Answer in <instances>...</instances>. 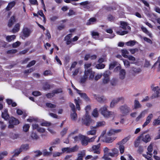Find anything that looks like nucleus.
I'll return each instance as SVG.
<instances>
[{"label": "nucleus", "mask_w": 160, "mask_h": 160, "mask_svg": "<svg viewBox=\"0 0 160 160\" xmlns=\"http://www.w3.org/2000/svg\"><path fill=\"white\" fill-rule=\"evenodd\" d=\"M108 108L107 106L105 105L100 108L99 111L105 118H108L114 116L115 115L114 112L108 110Z\"/></svg>", "instance_id": "nucleus-1"}, {"label": "nucleus", "mask_w": 160, "mask_h": 160, "mask_svg": "<svg viewBox=\"0 0 160 160\" xmlns=\"http://www.w3.org/2000/svg\"><path fill=\"white\" fill-rule=\"evenodd\" d=\"M72 36V34H69L65 37L64 39V40L66 41V44L67 45H69L71 44L70 47H71L73 44L72 43V40L71 39Z\"/></svg>", "instance_id": "nucleus-13"}, {"label": "nucleus", "mask_w": 160, "mask_h": 160, "mask_svg": "<svg viewBox=\"0 0 160 160\" xmlns=\"http://www.w3.org/2000/svg\"><path fill=\"white\" fill-rule=\"evenodd\" d=\"M82 135L79 134L78 136H77L74 137L73 138L74 139V142H77L79 141V140L81 141V138L82 137Z\"/></svg>", "instance_id": "nucleus-39"}, {"label": "nucleus", "mask_w": 160, "mask_h": 160, "mask_svg": "<svg viewBox=\"0 0 160 160\" xmlns=\"http://www.w3.org/2000/svg\"><path fill=\"white\" fill-rule=\"evenodd\" d=\"M15 4V2H10L8 5V6L6 8V9L7 10H9L11 9L14 6Z\"/></svg>", "instance_id": "nucleus-35"}, {"label": "nucleus", "mask_w": 160, "mask_h": 160, "mask_svg": "<svg viewBox=\"0 0 160 160\" xmlns=\"http://www.w3.org/2000/svg\"><path fill=\"white\" fill-rule=\"evenodd\" d=\"M152 123L154 126L160 125V118H158L154 120Z\"/></svg>", "instance_id": "nucleus-40"}, {"label": "nucleus", "mask_w": 160, "mask_h": 160, "mask_svg": "<svg viewBox=\"0 0 160 160\" xmlns=\"http://www.w3.org/2000/svg\"><path fill=\"white\" fill-rule=\"evenodd\" d=\"M121 26H120L119 28H121L124 31H121V30L117 31L116 33L120 35H123L127 34L128 33V31L127 30H130L131 28L128 26V23L127 22L121 21L120 22Z\"/></svg>", "instance_id": "nucleus-2"}, {"label": "nucleus", "mask_w": 160, "mask_h": 160, "mask_svg": "<svg viewBox=\"0 0 160 160\" xmlns=\"http://www.w3.org/2000/svg\"><path fill=\"white\" fill-rule=\"evenodd\" d=\"M94 127H91V130L90 131H88L87 132V135H95L96 133V130H95V128H94Z\"/></svg>", "instance_id": "nucleus-23"}, {"label": "nucleus", "mask_w": 160, "mask_h": 160, "mask_svg": "<svg viewBox=\"0 0 160 160\" xmlns=\"http://www.w3.org/2000/svg\"><path fill=\"white\" fill-rule=\"evenodd\" d=\"M110 74V72L109 71H106L103 74L104 78L103 79V83L104 84L108 83L109 81V76Z\"/></svg>", "instance_id": "nucleus-12"}, {"label": "nucleus", "mask_w": 160, "mask_h": 160, "mask_svg": "<svg viewBox=\"0 0 160 160\" xmlns=\"http://www.w3.org/2000/svg\"><path fill=\"white\" fill-rule=\"evenodd\" d=\"M54 95L53 92H52L49 93L47 94H46V96L48 98H50L53 97H54Z\"/></svg>", "instance_id": "nucleus-63"}, {"label": "nucleus", "mask_w": 160, "mask_h": 160, "mask_svg": "<svg viewBox=\"0 0 160 160\" xmlns=\"http://www.w3.org/2000/svg\"><path fill=\"white\" fill-rule=\"evenodd\" d=\"M118 110L122 116L127 115L130 112V109L126 104L120 106Z\"/></svg>", "instance_id": "nucleus-4"}, {"label": "nucleus", "mask_w": 160, "mask_h": 160, "mask_svg": "<svg viewBox=\"0 0 160 160\" xmlns=\"http://www.w3.org/2000/svg\"><path fill=\"white\" fill-rule=\"evenodd\" d=\"M8 111L7 109L4 110L2 112V117L5 120H7L9 118V116L8 113Z\"/></svg>", "instance_id": "nucleus-18"}, {"label": "nucleus", "mask_w": 160, "mask_h": 160, "mask_svg": "<svg viewBox=\"0 0 160 160\" xmlns=\"http://www.w3.org/2000/svg\"><path fill=\"white\" fill-rule=\"evenodd\" d=\"M92 66V64L91 63H88L84 64V68L85 70H89V69H88Z\"/></svg>", "instance_id": "nucleus-60"}, {"label": "nucleus", "mask_w": 160, "mask_h": 160, "mask_svg": "<svg viewBox=\"0 0 160 160\" xmlns=\"http://www.w3.org/2000/svg\"><path fill=\"white\" fill-rule=\"evenodd\" d=\"M96 68L98 69L103 68L105 67V65L103 64L100 63L97 64L96 66Z\"/></svg>", "instance_id": "nucleus-49"}, {"label": "nucleus", "mask_w": 160, "mask_h": 160, "mask_svg": "<svg viewBox=\"0 0 160 160\" xmlns=\"http://www.w3.org/2000/svg\"><path fill=\"white\" fill-rule=\"evenodd\" d=\"M20 24L19 23H16L12 30V32L15 33L18 32L20 30Z\"/></svg>", "instance_id": "nucleus-17"}, {"label": "nucleus", "mask_w": 160, "mask_h": 160, "mask_svg": "<svg viewBox=\"0 0 160 160\" xmlns=\"http://www.w3.org/2000/svg\"><path fill=\"white\" fill-rule=\"evenodd\" d=\"M20 148L22 152L26 151L29 148V145L28 144H22Z\"/></svg>", "instance_id": "nucleus-25"}, {"label": "nucleus", "mask_w": 160, "mask_h": 160, "mask_svg": "<svg viewBox=\"0 0 160 160\" xmlns=\"http://www.w3.org/2000/svg\"><path fill=\"white\" fill-rule=\"evenodd\" d=\"M129 51L131 52L132 54H134L136 52H138V48H134L132 49H129Z\"/></svg>", "instance_id": "nucleus-61"}, {"label": "nucleus", "mask_w": 160, "mask_h": 160, "mask_svg": "<svg viewBox=\"0 0 160 160\" xmlns=\"http://www.w3.org/2000/svg\"><path fill=\"white\" fill-rule=\"evenodd\" d=\"M136 43V42L135 41H130L129 42H127L126 43V44L128 46H130L132 47L135 45Z\"/></svg>", "instance_id": "nucleus-42"}, {"label": "nucleus", "mask_w": 160, "mask_h": 160, "mask_svg": "<svg viewBox=\"0 0 160 160\" xmlns=\"http://www.w3.org/2000/svg\"><path fill=\"white\" fill-rule=\"evenodd\" d=\"M134 107L135 109H137L141 108V104L137 100H135L134 101Z\"/></svg>", "instance_id": "nucleus-34"}, {"label": "nucleus", "mask_w": 160, "mask_h": 160, "mask_svg": "<svg viewBox=\"0 0 160 160\" xmlns=\"http://www.w3.org/2000/svg\"><path fill=\"white\" fill-rule=\"evenodd\" d=\"M140 138L139 137L138 138V139L135 141L134 143V145L135 147H137L138 146L139 143L140 142Z\"/></svg>", "instance_id": "nucleus-54"}, {"label": "nucleus", "mask_w": 160, "mask_h": 160, "mask_svg": "<svg viewBox=\"0 0 160 160\" xmlns=\"http://www.w3.org/2000/svg\"><path fill=\"white\" fill-rule=\"evenodd\" d=\"M152 147H153V144L152 143H151L150 145L148 146V152H147V155H149L152 156V153H150L152 151Z\"/></svg>", "instance_id": "nucleus-26"}, {"label": "nucleus", "mask_w": 160, "mask_h": 160, "mask_svg": "<svg viewBox=\"0 0 160 160\" xmlns=\"http://www.w3.org/2000/svg\"><path fill=\"white\" fill-rule=\"evenodd\" d=\"M159 91H157V92H156L154 93L152 95V98H158L159 97Z\"/></svg>", "instance_id": "nucleus-55"}, {"label": "nucleus", "mask_w": 160, "mask_h": 160, "mask_svg": "<svg viewBox=\"0 0 160 160\" xmlns=\"http://www.w3.org/2000/svg\"><path fill=\"white\" fill-rule=\"evenodd\" d=\"M0 125H1V128L2 130L4 129L6 127V125L4 124V122L1 121H0Z\"/></svg>", "instance_id": "nucleus-62"}, {"label": "nucleus", "mask_w": 160, "mask_h": 160, "mask_svg": "<svg viewBox=\"0 0 160 160\" xmlns=\"http://www.w3.org/2000/svg\"><path fill=\"white\" fill-rule=\"evenodd\" d=\"M141 69L139 68H137L134 67L131 68V72L133 74H138L141 72Z\"/></svg>", "instance_id": "nucleus-20"}, {"label": "nucleus", "mask_w": 160, "mask_h": 160, "mask_svg": "<svg viewBox=\"0 0 160 160\" xmlns=\"http://www.w3.org/2000/svg\"><path fill=\"white\" fill-rule=\"evenodd\" d=\"M121 129H111L108 132V134L109 136H111L115 133H117L121 131Z\"/></svg>", "instance_id": "nucleus-30"}, {"label": "nucleus", "mask_w": 160, "mask_h": 160, "mask_svg": "<svg viewBox=\"0 0 160 160\" xmlns=\"http://www.w3.org/2000/svg\"><path fill=\"white\" fill-rule=\"evenodd\" d=\"M46 106L49 108H54L56 107V105L50 103H47L46 104Z\"/></svg>", "instance_id": "nucleus-56"}, {"label": "nucleus", "mask_w": 160, "mask_h": 160, "mask_svg": "<svg viewBox=\"0 0 160 160\" xmlns=\"http://www.w3.org/2000/svg\"><path fill=\"white\" fill-rule=\"evenodd\" d=\"M52 87V86L50 85L48 83L46 82H45L43 86V88L44 90L49 89L51 87Z\"/></svg>", "instance_id": "nucleus-41"}, {"label": "nucleus", "mask_w": 160, "mask_h": 160, "mask_svg": "<svg viewBox=\"0 0 160 160\" xmlns=\"http://www.w3.org/2000/svg\"><path fill=\"white\" fill-rule=\"evenodd\" d=\"M122 56L125 58H127L128 55V54H129V52L126 50H122Z\"/></svg>", "instance_id": "nucleus-44"}, {"label": "nucleus", "mask_w": 160, "mask_h": 160, "mask_svg": "<svg viewBox=\"0 0 160 160\" xmlns=\"http://www.w3.org/2000/svg\"><path fill=\"white\" fill-rule=\"evenodd\" d=\"M124 65L126 68H129L130 66V62L127 60H123Z\"/></svg>", "instance_id": "nucleus-50"}, {"label": "nucleus", "mask_w": 160, "mask_h": 160, "mask_svg": "<svg viewBox=\"0 0 160 160\" xmlns=\"http://www.w3.org/2000/svg\"><path fill=\"white\" fill-rule=\"evenodd\" d=\"M8 154L7 151H4L0 153V160L3 159L4 157L6 156Z\"/></svg>", "instance_id": "nucleus-46"}, {"label": "nucleus", "mask_w": 160, "mask_h": 160, "mask_svg": "<svg viewBox=\"0 0 160 160\" xmlns=\"http://www.w3.org/2000/svg\"><path fill=\"white\" fill-rule=\"evenodd\" d=\"M153 117V115L152 114H149L147 117L145 122L142 125L143 127H145L149 123Z\"/></svg>", "instance_id": "nucleus-15"}, {"label": "nucleus", "mask_w": 160, "mask_h": 160, "mask_svg": "<svg viewBox=\"0 0 160 160\" xmlns=\"http://www.w3.org/2000/svg\"><path fill=\"white\" fill-rule=\"evenodd\" d=\"M129 138L128 137L125 138L124 139H122L121 142H119L118 144L119 145L120 144H123L126 142L128 140Z\"/></svg>", "instance_id": "nucleus-47"}, {"label": "nucleus", "mask_w": 160, "mask_h": 160, "mask_svg": "<svg viewBox=\"0 0 160 160\" xmlns=\"http://www.w3.org/2000/svg\"><path fill=\"white\" fill-rule=\"evenodd\" d=\"M75 12L73 10L70 9L69 10L68 12V15L69 16H71L75 15Z\"/></svg>", "instance_id": "nucleus-64"}, {"label": "nucleus", "mask_w": 160, "mask_h": 160, "mask_svg": "<svg viewBox=\"0 0 160 160\" xmlns=\"http://www.w3.org/2000/svg\"><path fill=\"white\" fill-rule=\"evenodd\" d=\"M16 38V36L15 35H12L10 36H7L6 38L7 41L8 42H10L12 40H14Z\"/></svg>", "instance_id": "nucleus-33"}, {"label": "nucleus", "mask_w": 160, "mask_h": 160, "mask_svg": "<svg viewBox=\"0 0 160 160\" xmlns=\"http://www.w3.org/2000/svg\"><path fill=\"white\" fill-rule=\"evenodd\" d=\"M100 145V144H99L97 145H93L92 147L91 151L93 152L94 153L99 154L100 151L99 148Z\"/></svg>", "instance_id": "nucleus-14"}, {"label": "nucleus", "mask_w": 160, "mask_h": 160, "mask_svg": "<svg viewBox=\"0 0 160 160\" xmlns=\"http://www.w3.org/2000/svg\"><path fill=\"white\" fill-rule=\"evenodd\" d=\"M82 123L87 126H89L91 121L90 116L87 114L82 118Z\"/></svg>", "instance_id": "nucleus-11"}, {"label": "nucleus", "mask_w": 160, "mask_h": 160, "mask_svg": "<svg viewBox=\"0 0 160 160\" xmlns=\"http://www.w3.org/2000/svg\"><path fill=\"white\" fill-rule=\"evenodd\" d=\"M146 113V111H145L142 112L140 115L136 118V121H138L140 119L144 117L145 116Z\"/></svg>", "instance_id": "nucleus-28"}, {"label": "nucleus", "mask_w": 160, "mask_h": 160, "mask_svg": "<svg viewBox=\"0 0 160 160\" xmlns=\"http://www.w3.org/2000/svg\"><path fill=\"white\" fill-rule=\"evenodd\" d=\"M52 92L54 93V95H55V94H57L59 93H60L62 92V90L60 88H58L53 90Z\"/></svg>", "instance_id": "nucleus-53"}, {"label": "nucleus", "mask_w": 160, "mask_h": 160, "mask_svg": "<svg viewBox=\"0 0 160 160\" xmlns=\"http://www.w3.org/2000/svg\"><path fill=\"white\" fill-rule=\"evenodd\" d=\"M88 79L87 77L84 74V75L80 78V82L81 83H84Z\"/></svg>", "instance_id": "nucleus-37"}, {"label": "nucleus", "mask_w": 160, "mask_h": 160, "mask_svg": "<svg viewBox=\"0 0 160 160\" xmlns=\"http://www.w3.org/2000/svg\"><path fill=\"white\" fill-rule=\"evenodd\" d=\"M105 124V122L103 121L98 122H97L96 126L95 127H94V128H97L102 127Z\"/></svg>", "instance_id": "nucleus-38"}, {"label": "nucleus", "mask_w": 160, "mask_h": 160, "mask_svg": "<svg viewBox=\"0 0 160 160\" xmlns=\"http://www.w3.org/2000/svg\"><path fill=\"white\" fill-rule=\"evenodd\" d=\"M122 101L123 102L124 101V98L123 97L117 98L114 99L111 102L110 107L113 108L115 105L117 104L119 101Z\"/></svg>", "instance_id": "nucleus-9"}, {"label": "nucleus", "mask_w": 160, "mask_h": 160, "mask_svg": "<svg viewBox=\"0 0 160 160\" xmlns=\"http://www.w3.org/2000/svg\"><path fill=\"white\" fill-rule=\"evenodd\" d=\"M9 123L10 124L16 125L19 123V122L18 120L16 119L15 118L12 117L9 121Z\"/></svg>", "instance_id": "nucleus-22"}, {"label": "nucleus", "mask_w": 160, "mask_h": 160, "mask_svg": "<svg viewBox=\"0 0 160 160\" xmlns=\"http://www.w3.org/2000/svg\"><path fill=\"white\" fill-rule=\"evenodd\" d=\"M84 74L89 80H92L94 77L95 72L92 71V69H89L85 70Z\"/></svg>", "instance_id": "nucleus-5"}, {"label": "nucleus", "mask_w": 160, "mask_h": 160, "mask_svg": "<svg viewBox=\"0 0 160 160\" xmlns=\"http://www.w3.org/2000/svg\"><path fill=\"white\" fill-rule=\"evenodd\" d=\"M90 3V2L88 1H86L82 2L79 3L82 6H83V7L87 9H89L90 8V7L88 5Z\"/></svg>", "instance_id": "nucleus-21"}, {"label": "nucleus", "mask_w": 160, "mask_h": 160, "mask_svg": "<svg viewBox=\"0 0 160 160\" xmlns=\"http://www.w3.org/2000/svg\"><path fill=\"white\" fill-rule=\"evenodd\" d=\"M36 63V61L35 60L29 62L27 66V67L29 68L34 65Z\"/></svg>", "instance_id": "nucleus-59"}, {"label": "nucleus", "mask_w": 160, "mask_h": 160, "mask_svg": "<svg viewBox=\"0 0 160 160\" xmlns=\"http://www.w3.org/2000/svg\"><path fill=\"white\" fill-rule=\"evenodd\" d=\"M22 152V151L20 148H18L15 150L14 151L12 152V153H14L12 156V157H15L18 156L20 153Z\"/></svg>", "instance_id": "nucleus-31"}, {"label": "nucleus", "mask_w": 160, "mask_h": 160, "mask_svg": "<svg viewBox=\"0 0 160 160\" xmlns=\"http://www.w3.org/2000/svg\"><path fill=\"white\" fill-rule=\"evenodd\" d=\"M51 125V123L50 122H47V121H45L43 122H42L41 124V125L42 126L45 127L49 126Z\"/></svg>", "instance_id": "nucleus-51"}, {"label": "nucleus", "mask_w": 160, "mask_h": 160, "mask_svg": "<svg viewBox=\"0 0 160 160\" xmlns=\"http://www.w3.org/2000/svg\"><path fill=\"white\" fill-rule=\"evenodd\" d=\"M21 44V42L19 41H17L12 44V47L16 48L19 46Z\"/></svg>", "instance_id": "nucleus-58"}, {"label": "nucleus", "mask_w": 160, "mask_h": 160, "mask_svg": "<svg viewBox=\"0 0 160 160\" xmlns=\"http://www.w3.org/2000/svg\"><path fill=\"white\" fill-rule=\"evenodd\" d=\"M115 69H120L119 73V78L120 79L123 80L125 78L126 72L123 69H121L120 67H117Z\"/></svg>", "instance_id": "nucleus-10"}, {"label": "nucleus", "mask_w": 160, "mask_h": 160, "mask_svg": "<svg viewBox=\"0 0 160 160\" xmlns=\"http://www.w3.org/2000/svg\"><path fill=\"white\" fill-rule=\"evenodd\" d=\"M71 118L72 120L73 121H76L78 118L77 115L76 111L72 112L70 114Z\"/></svg>", "instance_id": "nucleus-24"}, {"label": "nucleus", "mask_w": 160, "mask_h": 160, "mask_svg": "<svg viewBox=\"0 0 160 160\" xmlns=\"http://www.w3.org/2000/svg\"><path fill=\"white\" fill-rule=\"evenodd\" d=\"M78 147L75 145L71 148L69 147L64 148L62 149V153L66 152L68 153H71L72 152H75L78 151Z\"/></svg>", "instance_id": "nucleus-6"}, {"label": "nucleus", "mask_w": 160, "mask_h": 160, "mask_svg": "<svg viewBox=\"0 0 160 160\" xmlns=\"http://www.w3.org/2000/svg\"><path fill=\"white\" fill-rule=\"evenodd\" d=\"M139 137L143 141L146 143L150 142L151 139L149 135L145 132H143L140 136Z\"/></svg>", "instance_id": "nucleus-7"}, {"label": "nucleus", "mask_w": 160, "mask_h": 160, "mask_svg": "<svg viewBox=\"0 0 160 160\" xmlns=\"http://www.w3.org/2000/svg\"><path fill=\"white\" fill-rule=\"evenodd\" d=\"M96 136H94L92 138L89 137L82 135L81 141V144L82 146H86L89 143L93 142L96 138Z\"/></svg>", "instance_id": "nucleus-3"}, {"label": "nucleus", "mask_w": 160, "mask_h": 160, "mask_svg": "<svg viewBox=\"0 0 160 160\" xmlns=\"http://www.w3.org/2000/svg\"><path fill=\"white\" fill-rule=\"evenodd\" d=\"M31 137L33 140H37L39 138V137L37 134L33 131H32L31 134Z\"/></svg>", "instance_id": "nucleus-32"}, {"label": "nucleus", "mask_w": 160, "mask_h": 160, "mask_svg": "<svg viewBox=\"0 0 160 160\" xmlns=\"http://www.w3.org/2000/svg\"><path fill=\"white\" fill-rule=\"evenodd\" d=\"M91 33L93 37V38L97 39L98 38L99 34L98 32L92 31V32Z\"/></svg>", "instance_id": "nucleus-43"}, {"label": "nucleus", "mask_w": 160, "mask_h": 160, "mask_svg": "<svg viewBox=\"0 0 160 160\" xmlns=\"http://www.w3.org/2000/svg\"><path fill=\"white\" fill-rule=\"evenodd\" d=\"M16 21L15 16H12L9 20L8 26L9 27H11Z\"/></svg>", "instance_id": "nucleus-19"}, {"label": "nucleus", "mask_w": 160, "mask_h": 160, "mask_svg": "<svg viewBox=\"0 0 160 160\" xmlns=\"http://www.w3.org/2000/svg\"><path fill=\"white\" fill-rule=\"evenodd\" d=\"M30 128V126L28 124H25L23 127V131L25 132H28Z\"/></svg>", "instance_id": "nucleus-48"}, {"label": "nucleus", "mask_w": 160, "mask_h": 160, "mask_svg": "<svg viewBox=\"0 0 160 160\" xmlns=\"http://www.w3.org/2000/svg\"><path fill=\"white\" fill-rule=\"evenodd\" d=\"M78 93L80 95L81 97L84 99L86 101H89V99L85 93H81V92H78Z\"/></svg>", "instance_id": "nucleus-27"}, {"label": "nucleus", "mask_w": 160, "mask_h": 160, "mask_svg": "<svg viewBox=\"0 0 160 160\" xmlns=\"http://www.w3.org/2000/svg\"><path fill=\"white\" fill-rule=\"evenodd\" d=\"M32 31L30 29L27 28H24L22 30L21 33L22 34V38L23 37L28 38L30 36Z\"/></svg>", "instance_id": "nucleus-8"}, {"label": "nucleus", "mask_w": 160, "mask_h": 160, "mask_svg": "<svg viewBox=\"0 0 160 160\" xmlns=\"http://www.w3.org/2000/svg\"><path fill=\"white\" fill-rule=\"evenodd\" d=\"M117 65V62H112L109 65V69H112Z\"/></svg>", "instance_id": "nucleus-52"}, {"label": "nucleus", "mask_w": 160, "mask_h": 160, "mask_svg": "<svg viewBox=\"0 0 160 160\" xmlns=\"http://www.w3.org/2000/svg\"><path fill=\"white\" fill-rule=\"evenodd\" d=\"M119 149L120 150V152L121 154H122L124 153V146L122 144H120L119 145Z\"/></svg>", "instance_id": "nucleus-45"}, {"label": "nucleus", "mask_w": 160, "mask_h": 160, "mask_svg": "<svg viewBox=\"0 0 160 160\" xmlns=\"http://www.w3.org/2000/svg\"><path fill=\"white\" fill-rule=\"evenodd\" d=\"M92 115L95 117H97L98 116V114L96 108L94 109L92 113Z\"/></svg>", "instance_id": "nucleus-57"}, {"label": "nucleus", "mask_w": 160, "mask_h": 160, "mask_svg": "<svg viewBox=\"0 0 160 160\" xmlns=\"http://www.w3.org/2000/svg\"><path fill=\"white\" fill-rule=\"evenodd\" d=\"M112 152H109L108 153V155L112 157L117 156L118 153V150L116 148H113L112 149Z\"/></svg>", "instance_id": "nucleus-16"}, {"label": "nucleus", "mask_w": 160, "mask_h": 160, "mask_svg": "<svg viewBox=\"0 0 160 160\" xmlns=\"http://www.w3.org/2000/svg\"><path fill=\"white\" fill-rule=\"evenodd\" d=\"M97 21V19L95 18H91L89 19L87 22L86 24L88 25H89L93 24L94 22Z\"/></svg>", "instance_id": "nucleus-29"}, {"label": "nucleus", "mask_w": 160, "mask_h": 160, "mask_svg": "<svg viewBox=\"0 0 160 160\" xmlns=\"http://www.w3.org/2000/svg\"><path fill=\"white\" fill-rule=\"evenodd\" d=\"M80 99L79 98H78V99H74L75 103L76 105L77 109L79 111L80 110V108L79 104V103L80 102Z\"/></svg>", "instance_id": "nucleus-36"}]
</instances>
